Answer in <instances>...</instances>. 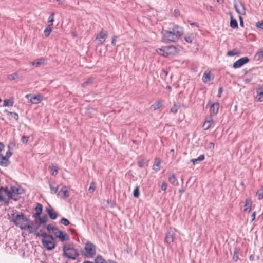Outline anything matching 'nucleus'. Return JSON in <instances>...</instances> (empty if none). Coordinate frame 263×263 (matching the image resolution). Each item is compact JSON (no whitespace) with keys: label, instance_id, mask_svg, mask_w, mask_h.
<instances>
[{"label":"nucleus","instance_id":"obj_12","mask_svg":"<svg viewBox=\"0 0 263 263\" xmlns=\"http://www.w3.org/2000/svg\"><path fill=\"white\" fill-rule=\"evenodd\" d=\"M25 97L28 99L30 97V101L32 104H37L43 100V97L41 95L34 96H31V95H26Z\"/></svg>","mask_w":263,"mask_h":263},{"label":"nucleus","instance_id":"obj_39","mask_svg":"<svg viewBox=\"0 0 263 263\" xmlns=\"http://www.w3.org/2000/svg\"><path fill=\"white\" fill-rule=\"evenodd\" d=\"M95 188H96L95 183L93 182H92L90 184V186L88 190V193L90 194H92L94 192Z\"/></svg>","mask_w":263,"mask_h":263},{"label":"nucleus","instance_id":"obj_47","mask_svg":"<svg viewBox=\"0 0 263 263\" xmlns=\"http://www.w3.org/2000/svg\"><path fill=\"white\" fill-rule=\"evenodd\" d=\"M29 139V137L28 136H24L22 137L21 141L24 143H26Z\"/></svg>","mask_w":263,"mask_h":263},{"label":"nucleus","instance_id":"obj_23","mask_svg":"<svg viewBox=\"0 0 263 263\" xmlns=\"http://www.w3.org/2000/svg\"><path fill=\"white\" fill-rule=\"evenodd\" d=\"M50 192L52 194H55L58 190V185L55 182H51L49 183Z\"/></svg>","mask_w":263,"mask_h":263},{"label":"nucleus","instance_id":"obj_59","mask_svg":"<svg viewBox=\"0 0 263 263\" xmlns=\"http://www.w3.org/2000/svg\"><path fill=\"white\" fill-rule=\"evenodd\" d=\"M14 114V118H15L16 120L18 119V114H17V113H13V114Z\"/></svg>","mask_w":263,"mask_h":263},{"label":"nucleus","instance_id":"obj_58","mask_svg":"<svg viewBox=\"0 0 263 263\" xmlns=\"http://www.w3.org/2000/svg\"><path fill=\"white\" fill-rule=\"evenodd\" d=\"M239 19H240V25L241 26H243V20H242V17L241 16H239Z\"/></svg>","mask_w":263,"mask_h":263},{"label":"nucleus","instance_id":"obj_55","mask_svg":"<svg viewBox=\"0 0 263 263\" xmlns=\"http://www.w3.org/2000/svg\"><path fill=\"white\" fill-rule=\"evenodd\" d=\"M255 216H256V212H254L252 213V215H251V218H252L251 220H252V221H253V220H255Z\"/></svg>","mask_w":263,"mask_h":263},{"label":"nucleus","instance_id":"obj_13","mask_svg":"<svg viewBox=\"0 0 263 263\" xmlns=\"http://www.w3.org/2000/svg\"><path fill=\"white\" fill-rule=\"evenodd\" d=\"M107 36V33L106 31H101L98 34L96 40H97L99 43L103 44Z\"/></svg>","mask_w":263,"mask_h":263},{"label":"nucleus","instance_id":"obj_17","mask_svg":"<svg viewBox=\"0 0 263 263\" xmlns=\"http://www.w3.org/2000/svg\"><path fill=\"white\" fill-rule=\"evenodd\" d=\"M46 212L51 219L54 220L57 218V214L50 206L46 208Z\"/></svg>","mask_w":263,"mask_h":263},{"label":"nucleus","instance_id":"obj_32","mask_svg":"<svg viewBox=\"0 0 263 263\" xmlns=\"http://www.w3.org/2000/svg\"><path fill=\"white\" fill-rule=\"evenodd\" d=\"M47 220V217L46 216L39 217L36 220V222L39 224H43L46 222Z\"/></svg>","mask_w":263,"mask_h":263},{"label":"nucleus","instance_id":"obj_18","mask_svg":"<svg viewBox=\"0 0 263 263\" xmlns=\"http://www.w3.org/2000/svg\"><path fill=\"white\" fill-rule=\"evenodd\" d=\"M58 195L62 198H66L68 195V191L66 186H63L58 193Z\"/></svg>","mask_w":263,"mask_h":263},{"label":"nucleus","instance_id":"obj_34","mask_svg":"<svg viewBox=\"0 0 263 263\" xmlns=\"http://www.w3.org/2000/svg\"><path fill=\"white\" fill-rule=\"evenodd\" d=\"M256 60H259L263 58V49H259L254 57Z\"/></svg>","mask_w":263,"mask_h":263},{"label":"nucleus","instance_id":"obj_26","mask_svg":"<svg viewBox=\"0 0 263 263\" xmlns=\"http://www.w3.org/2000/svg\"><path fill=\"white\" fill-rule=\"evenodd\" d=\"M160 163H161L160 160L158 158H156L155 159V163L153 165V170L156 172L159 171L160 169Z\"/></svg>","mask_w":263,"mask_h":263},{"label":"nucleus","instance_id":"obj_4","mask_svg":"<svg viewBox=\"0 0 263 263\" xmlns=\"http://www.w3.org/2000/svg\"><path fill=\"white\" fill-rule=\"evenodd\" d=\"M36 235L39 237H42L41 241L43 246L47 250H52L55 248L57 246L55 237H54L52 235H49L42 231H40L38 233H36Z\"/></svg>","mask_w":263,"mask_h":263},{"label":"nucleus","instance_id":"obj_57","mask_svg":"<svg viewBox=\"0 0 263 263\" xmlns=\"http://www.w3.org/2000/svg\"><path fill=\"white\" fill-rule=\"evenodd\" d=\"M41 214H37V212H36V213L35 214L33 215V217L34 218H35L36 219L37 218L39 217H40V215Z\"/></svg>","mask_w":263,"mask_h":263},{"label":"nucleus","instance_id":"obj_5","mask_svg":"<svg viewBox=\"0 0 263 263\" xmlns=\"http://www.w3.org/2000/svg\"><path fill=\"white\" fill-rule=\"evenodd\" d=\"M82 254L87 258H93L96 254V247L92 243L87 242L84 248L81 250Z\"/></svg>","mask_w":263,"mask_h":263},{"label":"nucleus","instance_id":"obj_48","mask_svg":"<svg viewBox=\"0 0 263 263\" xmlns=\"http://www.w3.org/2000/svg\"><path fill=\"white\" fill-rule=\"evenodd\" d=\"M92 81L91 79H88L87 80L82 84V87H85L88 85L89 84L91 83Z\"/></svg>","mask_w":263,"mask_h":263},{"label":"nucleus","instance_id":"obj_36","mask_svg":"<svg viewBox=\"0 0 263 263\" xmlns=\"http://www.w3.org/2000/svg\"><path fill=\"white\" fill-rule=\"evenodd\" d=\"M230 26L232 28H238V23L237 20L231 18Z\"/></svg>","mask_w":263,"mask_h":263},{"label":"nucleus","instance_id":"obj_53","mask_svg":"<svg viewBox=\"0 0 263 263\" xmlns=\"http://www.w3.org/2000/svg\"><path fill=\"white\" fill-rule=\"evenodd\" d=\"M215 145L213 142H210L208 144V148L211 149H213L214 148Z\"/></svg>","mask_w":263,"mask_h":263},{"label":"nucleus","instance_id":"obj_54","mask_svg":"<svg viewBox=\"0 0 263 263\" xmlns=\"http://www.w3.org/2000/svg\"><path fill=\"white\" fill-rule=\"evenodd\" d=\"M222 92H223L222 88V87H220L219 88V89H218V93L217 97H219V98H220L221 93H222Z\"/></svg>","mask_w":263,"mask_h":263},{"label":"nucleus","instance_id":"obj_14","mask_svg":"<svg viewBox=\"0 0 263 263\" xmlns=\"http://www.w3.org/2000/svg\"><path fill=\"white\" fill-rule=\"evenodd\" d=\"M196 34L194 33H187L184 35V40L187 43H192L195 40Z\"/></svg>","mask_w":263,"mask_h":263},{"label":"nucleus","instance_id":"obj_8","mask_svg":"<svg viewBox=\"0 0 263 263\" xmlns=\"http://www.w3.org/2000/svg\"><path fill=\"white\" fill-rule=\"evenodd\" d=\"M11 221L17 227H19L23 222L27 221V217L23 214H15L13 213L11 215Z\"/></svg>","mask_w":263,"mask_h":263},{"label":"nucleus","instance_id":"obj_25","mask_svg":"<svg viewBox=\"0 0 263 263\" xmlns=\"http://www.w3.org/2000/svg\"><path fill=\"white\" fill-rule=\"evenodd\" d=\"M168 180L174 185L177 186L178 185V180L174 174H171L169 176Z\"/></svg>","mask_w":263,"mask_h":263},{"label":"nucleus","instance_id":"obj_51","mask_svg":"<svg viewBox=\"0 0 263 263\" xmlns=\"http://www.w3.org/2000/svg\"><path fill=\"white\" fill-rule=\"evenodd\" d=\"M12 153L10 150H9L6 152L5 156L6 157L9 159V158L12 156Z\"/></svg>","mask_w":263,"mask_h":263},{"label":"nucleus","instance_id":"obj_50","mask_svg":"<svg viewBox=\"0 0 263 263\" xmlns=\"http://www.w3.org/2000/svg\"><path fill=\"white\" fill-rule=\"evenodd\" d=\"M167 186V183L165 182H164L161 184V189L162 191H164L166 190Z\"/></svg>","mask_w":263,"mask_h":263},{"label":"nucleus","instance_id":"obj_40","mask_svg":"<svg viewBox=\"0 0 263 263\" xmlns=\"http://www.w3.org/2000/svg\"><path fill=\"white\" fill-rule=\"evenodd\" d=\"M257 96L256 98L260 102L263 101V92H259L258 90H257Z\"/></svg>","mask_w":263,"mask_h":263},{"label":"nucleus","instance_id":"obj_37","mask_svg":"<svg viewBox=\"0 0 263 263\" xmlns=\"http://www.w3.org/2000/svg\"><path fill=\"white\" fill-rule=\"evenodd\" d=\"M179 108V106L176 104H174L171 108V112L173 114H176Z\"/></svg>","mask_w":263,"mask_h":263},{"label":"nucleus","instance_id":"obj_6","mask_svg":"<svg viewBox=\"0 0 263 263\" xmlns=\"http://www.w3.org/2000/svg\"><path fill=\"white\" fill-rule=\"evenodd\" d=\"M156 51L157 53L164 57L174 55L177 53L176 48L173 45L164 46L157 49Z\"/></svg>","mask_w":263,"mask_h":263},{"label":"nucleus","instance_id":"obj_27","mask_svg":"<svg viewBox=\"0 0 263 263\" xmlns=\"http://www.w3.org/2000/svg\"><path fill=\"white\" fill-rule=\"evenodd\" d=\"M162 105L161 101H157L151 106V109L154 110H156L159 108Z\"/></svg>","mask_w":263,"mask_h":263},{"label":"nucleus","instance_id":"obj_31","mask_svg":"<svg viewBox=\"0 0 263 263\" xmlns=\"http://www.w3.org/2000/svg\"><path fill=\"white\" fill-rule=\"evenodd\" d=\"M48 170L53 176L56 175L58 173V167L57 166H49Z\"/></svg>","mask_w":263,"mask_h":263},{"label":"nucleus","instance_id":"obj_16","mask_svg":"<svg viewBox=\"0 0 263 263\" xmlns=\"http://www.w3.org/2000/svg\"><path fill=\"white\" fill-rule=\"evenodd\" d=\"M219 108V104L217 102L213 103L210 108V115H216L218 111Z\"/></svg>","mask_w":263,"mask_h":263},{"label":"nucleus","instance_id":"obj_62","mask_svg":"<svg viewBox=\"0 0 263 263\" xmlns=\"http://www.w3.org/2000/svg\"><path fill=\"white\" fill-rule=\"evenodd\" d=\"M174 13L175 14V15H177L179 13L178 10L175 9L174 10Z\"/></svg>","mask_w":263,"mask_h":263},{"label":"nucleus","instance_id":"obj_60","mask_svg":"<svg viewBox=\"0 0 263 263\" xmlns=\"http://www.w3.org/2000/svg\"><path fill=\"white\" fill-rule=\"evenodd\" d=\"M233 258L234 261H236L238 259V256L234 255Z\"/></svg>","mask_w":263,"mask_h":263},{"label":"nucleus","instance_id":"obj_43","mask_svg":"<svg viewBox=\"0 0 263 263\" xmlns=\"http://www.w3.org/2000/svg\"><path fill=\"white\" fill-rule=\"evenodd\" d=\"M48 23H49L50 26L52 25L53 22H54V13H52L48 18Z\"/></svg>","mask_w":263,"mask_h":263},{"label":"nucleus","instance_id":"obj_9","mask_svg":"<svg viewBox=\"0 0 263 263\" xmlns=\"http://www.w3.org/2000/svg\"><path fill=\"white\" fill-rule=\"evenodd\" d=\"M19 227L22 230H27L29 233H32L33 231V223L30 221L27 218V221L21 223Z\"/></svg>","mask_w":263,"mask_h":263},{"label":"nucleus","instance_id":"obj_15","mask_svg":"<svg viewBox=\"0 0 263 263\" xmlns=\"http://www.w3.org/2000/svg\"><path fill=\"white\" fill-rule=\"evenodd\" d=\"M235 8L237 12L240 15L245 14V8L242 3H240L238 4L235 5Z\"/></svg>","mask_w":263,"mask_h":263},{"label":"nucleus","instance_id":"obj_30","mask_svg":"<svg viewBox=\"0 0 263 263\" xmlns=\"http://www.w3.org/2000/svg\"><path fill=\"white\" fill-rule=\"evenodd\" d=\"M46 229L49 232H52L55 235V233L58 231L59 230L56 227H54L52 224H48Z\"/></svg>","mask_w":263,"mask_h":263},{"label":"nucleus","instance_id":"obj_46","mask_svg":"<svg viewBox=\"0 0 263 263\" xmlns=\"http://www.w3.org/2000/svg\"><path fill=\"white\" fill-rule=\"evenodd\" d=\"M257 28L263 29V21H259L256 23Z\"/></svg>","mask_w":263,"mask_h":263},{"label":"nucleus","instance_id":"obj_38","mask_svg":"<svg viewBox=\"0 0 263 263\" xmlns=\"http://www.w3.org/2000/svg\"><path fill=\"white\" fill-rule=\"evenodd\" d=\"M18 78V74L17 73H14L8 75V78L9 80L12 81L15 80Z\"/></svg>","mask_w":263,"mask_h":263},{"label":"nucleus","instance_id":"obj_21","mask_svg":"<svg viewBox=\"0 0 263 263\" xmlns=\"http://www.w3.org/2000/svg\"><path fill=\"white\" fill-rule=\"evenodd\" d=\"M9 164V159L5 156L0 155V165L2 166H7Z\"/></svg>","mask_w":263,"mask_h":263},{"label":"nucleus","instance_id":"obj_49","mask_svg":"<svg viewBox=\"0 0 263 263\" xmlns=\"http://www.w3.org/2000/svg\"><path fill=\"white\" fill-rule=\"evenodd\" d=\"M236 54V52L235 50H231L228 52L227 55L228 56L232 57Z\"/></svg>","mask_w":263,"mask_h":263},{"label":"nucleus","instance_id":"obj_29","mask_svg":"<svg viewBox=\"0 0 263 263\" xmlns=\"http://www.w3.org/2000/svg\"><path fill=\"white\" fill-rule=\"evenodd\" d=\"M205 156L204 155H201L197 158L192 159L191 160V162H192L194 164H196L198 162H200L204 160Z\"/></svg>","mask_w":263,"mask_h":263},{"label":"nucleus","instance_id":"obj_20","mask_svg":"<svg viewBox=\"0 0 263 263\" xmlns=\"http://www.w3.org/2000/svg\"><path fill=\"white\" fill-rule=\"evenodd\" d=\"M252 205V201L250 199H247L245 201V205L244 206V212L249 213L251 211Z\"/></svg>","mask_w":263,"mask_h":263},{"label":"nucleus","instance_id":"obj_35","mask_svg":"<svg viewBox=\"0 0 263 263\" xmlns=\"http://www.w3.org/2000/svg\"><path fill=\"white\" fill-rule=\"evenodd\" d=\"M52 31V28L49 25L44 31L45 35L47 37L48 36Z\"/></svg>","mask_w":263,"mask_h":263},{"label":"nucleus","instance_id":"obj_61","mask_svg":"<svg viewBox=\"0 0 263 263\" xmlns=\"http://www.w3.org/2000/svg\"><path fill=\"white\" fill-rule=\"evenodd\" d=\"M190 25L192 26H198L197 23H191Z\"/></svg>","mask_w":263,"mask_h":263},{"label":"nucleus","instance_id":"obj_63","mask_svg":"<svg viewBox=\"0 0 263 263\" xmlns=\"http://www.w3.org/2000/svg\"><path fill=\"white\" fill-rule=\"evenodd\" d=\"M5 112H6V113H8V114H12L13 112H9L7 110L5 109L4 111Z\"/></svg>","mask_w":263,"mask_h":263},{"label":"nucleus","instance_id":"obj_3","mask_svg":"<svg viewBox=\"0 0 263 263\" xmlns=\"http://www.w3.org/2000/svg\"><path fill=\"white\" fill-rule=\"evenodd\" d=\"M62 256L69 260H76L79 256L78 250L73 243H66L62 247Z\"/></svg>","mask_w":263,"mask_h":263},{"label":"nucleus","instance_id":"obj_64","mask_svg":"<svg viewBox=\"0 0 263 263\" xmlns=\"http://www.w3.org/2000/svg\"><path fill=\"white\" fill-rule=\"evenodd\" d=\"M83 263H95V262H92L89 261H85Z\"/></svg>","mask_w":263,"mask_h":263},{"label":"nucleus","instance_id":"obj_41","mask_svg":"<svg viewBox=\"0 0 263 263\" xmlns=\"http://www.w3.org/2000/svg\"><path fill=\"white\" fill-rule=\"evenodd\" d=\"M139 188L138 186H136L135 189L133 193L134 196L135 198H138L139 196Z\"/></svg>","mask_w":263,"mask_h":263},{"label":"nucleus","instance_id":"obj_45","mask_svg":"<svg viewBox=\"0 0 263 263\" xmlns=\"http://www.w3.org/2000/svg\"><path fill=\"white\" fill-rule=\"evenodd\" d=\"M257 195L258 196L259 199H263V190H259L257 192Z\"/></svg>","mask_w":263,"mask_h":263},{"label":"nucleus","instance_id":"obj_1","mask_svg":"<svg viewBox=\"0 0 263 263\" xmlns=\"http://www.w3.org/2000/svg\"><path fill=\"white\" fill-rule=\"evenodd\" d=\"M183 28L182 27L175 25L170 30L162 31V40L165 42H176L183 34Z\"/></svg>","mask_w":263,"mask_h":263},{"label":"nucleus","instance_id":"obj_33","mask_svg":"<svg viewBox=\"0 0 263 263\" xmlns=\"http://www.w3.org/2000/svg\"><path fill=\"white\" fill-rule=\"evenodd\" d=\"M94 261L95 263H109V260L106 261L101 256H98L95 258Z\"/></svg>","mask_w":263,"mask_h":263},{"label":"nucleus","instance_id":"obj_7","mask_svg":"<svg viewBox=\"0 0 263 263\" xmlns=\"http://www.w3.org/2000/svg\"><path fill=\"white\" fill-rule=\"evenodd\" d=\"M176 230L174 228H170L165 236L164 241L169 247L171 246L172 243L174 241L175 237Z\"/></svg>","mask_w":263,"mask_h":263},{"label":"nucleus","instance_id":"obj_22","mask_svg":"<svg viewBox=\"0 0 263 263\" xmlns=\"http://www.w3.org/2000/svg\"><path fill=\"white\" fill-rule=\"evenodd\" d=\"M211 73L209 71H205L202 77V81L204 83H208L211 81Z\"/></svg>","mask_w":263,"mask_h":263},{"label":"nucleus","instance_id":"obj_19","mask_svg":"<svg viewBox=\"0 0 263 263\" xmlns=\"http://www.w3.org/2000/svg\"><path fill=\"white\" fill-rule=\"evenodd\" d=\"M45 61L44 58L38 59L31 63V65L34 67H38L41 66Z\"/></svg>","mask_w":263,"mask_h":263},{"label":"nucleus","instance_id":"obj_2","mask_svg":"<svg viewBox=\"0 0 263 263\" xmlns=\"http://www.w3.org/2000/svg\"><path fill=\"white\" fill-rule=\"evenodd\" d=\"M23 190L18 186H12L10 187L0 189V201L8 202L10 199L16 200L15 197L22 193Z\"/></svg>","mask_w":263,"mask_h":263},{"label":"nucleus","instance_id":"obj_11","mask_svg":"<svg viewBox=\"0 0 263 263\" xmlns=\"http://www.w3.org/2000/svg\"><path fill=\"white\" fill-rule=\"evenodd\" d=\"M249 62V59L247 57H245L243 58H241L239 59V60H237L233 63V67L235 69H237L238 68L241 67L245 64L248 63Z\"/></svg>","mask_w":263,"mask_h":263},{"label":"nucleus","instance_id":"obj_52","mask_svg":"<svg viewBox=\"0 0 263 263\" xmlns=\"http://www.w3.org/2000/svg\"><path fill=\"white\" fill-rule=\"evenodd\" d=\"M145 164V161L143 160H140L138 162V165L140 167H142Z\"/></svg>","mask_w":263,"mask_h":263},{"label":"nucleus","instance_id":"obj_42","mask_svg":"<svg viewBox=\"0 0 263 263\" xmlns=\"http://www.w3.org/2000/svg\"><path fill=\"white\" fill-rule=\"evenodd\" d=\"M35 210L36 212H37V214H41L42 211V205L40 203H37L35 208Z\"/></svg>","mask_w":263,"mask_h":263},{"label":"nucleus","instance_id":"obj_24","mask_svg":"<svg viewBox=\"0 0 263 263\" xmlns=\"http://www.w3.org/2000/svg\"><path fill=\"white\" fill-rule=\"evenodd\" d=\"M213 123V119L210 118L209 119H207L204 123L203 127L204 130H208L211 127L212 124Z\"/></svg>","mask_w":263,"mask_h":263},{"label":"nucleus","instance_id":"obj_44","mask_svg":"<svg viewBox=\"0 0 263 263\" xmlns=\"http://www.w3.org/2000/svg\"><path fill=\"white\" fill-rule=\"evenodd\" d=\"M61 223L64 226H68L69 224V221L68 219L62 218L61 220Z\"/></svg>","mask_w":263,"mask_h":263},{"label":"nucleus","instance_id":"obj_56","mask_svg":"<svg viewBox=\"0 0 263 263\" xmlns=\"http://www.w3.org/2000/svg\"><path fill=\"white\" fill-rule=\"evenodd\" d=\"M116 38H117V37H116V36H115V37L112 39V41H111V44H112V45H115V44H116V40H117Z\"/></svg>","mask_w":263,"mask_h":263},{"label":"nucleus","instance_id":"obj_10","mask_svg":"<svg viewBox=\"0 0 263 263\" xmlns=\"http://www.w3.org/2000/svg\"><path fill=\"white\" fill-rule=\"evenodd\" d=\"M55 238H59L60 241L62 242L64 241H68L70 239L69 236L66 233L60 230L55 233Z\"/></svg>","mask_w":263,"mask_h":263},{"label":"nucleus","instance_id":"obj_28","mask_svg":"<svg viewBox=\"0 0 263 263\" xmlns=\"http://www.w3.org/2000/svg\"><path fill=\"white\" fill-rule=\"evenodd\" d=\"M14 101L12 99H5L4 100V107H11L13 105Z\"/></svg>","mask_w":263,"mask_h":263}]
</instances>
